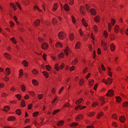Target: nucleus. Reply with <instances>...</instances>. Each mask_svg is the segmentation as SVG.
<instances>
[{
	"label": "nucleus",
	"mask_w": 128,
	"mask_h": 128,
	"mask_svg": "<svg viewBox=\"0 0 128 128\" xmlns=\"http://www.w3.org/2000/svg\"><path fill=\"white\" fill-rule=\"evenodd\" d=\"M78 32L79 33V34L80 35V36H83L84 35V33L82 31V29L81 28H80L79 31Z\"/></svg>",
	"instance_id": "54"
},
{
	"label": "nucleus",
	"mask_w": 128,
	"mask_h": 128,
	"mask_svg": "<svg viewBox=\"0 0 128 128\" xmlns=\"http://www.w3.org/2000/svg\"><path fill=\"white\" fill-rule=\"evenodd\" d=\"M43 96L44 94H38V98L39 100H41L43 98Z\"/></svg>",
	"instance_id": "49"
},
{
	"label": "nucleus",
	"mask_w": 128,
	"mask_h": 128,
	"mask_svg": "<svg viewBox=\"0 0 128 128\" xmlns=\"http://www.w3.org/2000/svg\"><path fill=\"white\" fill-rule=\"evenodd\" d=\"M10 5L11 7L13 8V10H16V7L14 3L12 2H10Z\"/></svg>",
	"instance_id": "15"
},
{
	"label": "nucleus",
	"mask_w": 128,
	"mask_h": 128,
	"mask_svg": "<svg viewBox=\"0 0 128 128\" xmlns=\"http://www.w3.org/2000/svg\"><path fill=\"white\" fill-rule=\"evenodd\" d=\"M52 23L54 25H55L57 24V20L55 18H54L52 20Z\"/></svg>",
	"instance_id": "36"
},
{
	"label": "nucleus",
	"mask_w": 128,
	"mask_h": 128,
	"mask_svg": "<svg viewBox=\"0 0 128 128\" xmlns=\"http://www.w3.org/2000/svg\"><path fill=\"white\" fill-rule=\"evenodd\" d=\"M66 33L64 32L61 31L59 32L58 34L59 38L60 40H63L66 37Z\"/></svg>",
	"instance_id": "1"
},
{
	"label": "nucleus",
	"mask_w": 128,
	"mask_h": 128,
	"mask_svg": "<svg viewBox=\"0 0 128 128\" xmlns=\"http://www.w3.org/2000/svg\"><path fill=\"white\" fill-rule=\"evenodd\" d=\"M41 48L44 50H46L48 48V45L46 42H44L42 44Z\"/></svg>",
	"instance_id": "4"
},
{
	"label": "nucleus",
	"mask_w": 128,
	"mask_h": 128,
	"mask_svg": "<svg viewBox=\"0 0 128 128\" xmlns=\"http://www.w3.org/2000/svg\"><path fill=\"white\" fill-rule=\"evenodd\" d=\"M10 109V106H5L3 109V110L6 112H7Z\"/></svg>",
	"instance_id": "34"
},
{
	"label": "nucleus",
	"mask_w": 128,
	"mask_h": 128,
	"mask_svg": "<svg viewBox=\"0 0 128 128\" xmlns=\"http://www.w3.org/2000/svg\"><path fill=\"white\" fill-rule=\"evenodd\" d=\"M64 122L63 120H60L58 121L57 124V126H61L64 124Z\"/></svg>",
	"instance_id": "18"
},
{
	"label": "nucleus",
	"mask_w": 128,
	"mask_h": 128,
	"mask_svg": "<svg viewBox=\"0 0 128 128\" xmlns=\"http://www.w3.org/2000/svg\"><path fill=\"white\" fill-rule=\"evenodd\" d=\"M23 70L22 69H20L19 71V74L18 78H22L23 76Z\"/></svg>",
	"instance_id": "26"
},
{
	"label": "nucleus",
	"mask_w": 128,
	"mask_h": 128,
	"mask_svg": "<svg viewBox=\"0 0 128 128\" xmlns=\"http://www.w3.org/2000/svg\"><path fill=\"white\" fill-rule=\"evenodd\" d=\"M110 48L111 51L112 52H114L116 49V46L113 43H112L110 45Z\"/></svg>",
	"instance_id": "13"
},
{
	"label": "nucleus",
	"mask_w": 128,
	"mask_h": 128,
	"mask_svg": "<svg viewBox=\"0 0 128 128\" xmlns=\"http://www.w3.org/2000/svg\"><path fill=\"white\" fill-rule=\"evenodd\" d=\"M84 79L82 78L81 79L79 82V84L80 85V86H82L84 84Z\"/></svg>",
	"instance_id": "44"
},
{
	"label": "nucleus",
	"mask_w": 128,
	"mask_h": 128,
	"mask_svg": "<svg viewBox=\"0 0 128 128\" xmlns=\"http://www.w3.org/2000/svg\"><path fill=\"white\" fill-rule=\"evenodd\" d=\"M40 21L39 19H37L34 21V25L36 26H38L40 24Z\"/></svg>",
	"instance_id": "17"
},
{
	"label": "nucleus",
	"mask_w": 128,
	"mask_h": 128,
	"mask_svg": "<svg viewBox=\"0 0 128 128\" xmlns=\"http://www.w3.org/2000/svg\"><path fill=\"white\" fill-rule=\"evenodd\" d=\"M103 34L104 37L105 38H107L108 36V34L106 30L104 31V32Z\"/></svg>",
	"instance_id": "48"
},
{
	"label": "nucleus",
	"mask_w": 128,
	"mask_h": 128,
	"mask_svg": "<svg viewBox=\"0 0 128 128\" xmlns=\"http://www.w3.org/2000/svg\"><path fill=\"white\" fill-rule=\"evenodd\" d=\"M80 42H78L76 44L75 48L76 49H79L80 48Z\"/></svg>",
	"instance_id": "29"
},
{
	"label": "nucleus",
	"mask_w": 128,
	"mask_h": 128,
	"mask_svg": "<svg viewBox=\"0 0 128 128\" xmlns=\"http://www.w3.org/2000/svg\"><path fill=\"white\" fill-rule=\"evenodd\" d=\"M23 4L25 5H28L29 4V2L28 0H24L23 1Z\"/></svg>",
	"instance_id": "45"
},
{
	"label": "nucleus",
	"mask_w": 128,
	"mask_h": 128,
	"mask_svg": "<svg viewBox=\"0 0 128 128\" xmlns=\"http://www.w3.org/2000/svg\"><path fill=\"white\" fill-rule=\"evenodd\" d=\"M78 62V60L77 58H76L74 60L72 61V64L73 65H76Z\"/></svg>",
	"instance_id": "38"
},
{
	"label": "nucleus",
	"mask_w": 128,
	"mask_h": 128,
	"mask_svg": "<svg viewBox=\"0 0 128 128\" xmlns=\"http://www.w3.org/2000/svg\"><path fill=\"white\" fill-rule=\"evenodd\" d=\"M20 88L21 89V90L23 92H24L26 90V86L24 84H22L20 86Z\"/></svg>",
	"instance_id": "35"
},
{
	"label": "nucleus",
	"mask_w": 128,
	"mask_h": 128,
	"mask_svg": "<svg viewBox=\"0 0 128 128\" xmlns=\"http://www.w3.org/2000/svg\"><path fill=\"white\" fill-rule=\"evenodd\" d=\"M55 46L57 48H62L63 45L62 43L60 42H58L55 44Z\"/></svg>",
	"instance_id": "10"
},
{
	"label": "nucleus",
	"mask_w": 128,
	"mask_h": 128,
	"mask_svg": "<svg viewBox=\"0 0 128 128\" xmlns=\"http://www.w3.org/2000/svg\"><path fill=\"white\" fill-rule=\"evenodd\" d=\"M4 55L8 59L10 60L11 59V56L9 53H6L4 54Z\"/></svg>",
	"instance_id": "19"
},
{
	"label": "nucleus",
	"mask_w": 128,
	"mask_h": 128,
	"mask_svg": "<svg viewBox=\"0 0 128 128\" xmlns=\"http://www.w3.org/2000/svg\"><path fill=\"white\" fill-rule=\"evenodd\" d=\"M84 6H81L80 8V13L82 15H84L85 13L84 12L83 10L84 9Z\"/></svg>",
	"instance_id": "25"
},
{
	"label": "nucleus",
	"mask_w": 128,
	"mask_h": 128,
	"mask_svg": "<svg viewBox=\"0 0 128 128\" xmlns=\"http://www.w3.org/2000/svg\"><path fill=\"white\" fill-rule=\"evenodd\" d=\"M78 124L77 122H74L70 124L69 126L70 127L76 126L78 125Z\"/></svg>",
	"instance_id": "39"
},
{
	"label": "nucleus",
	"mask_w": 128,
	"mask_h": 128,
	"mask_svg": "<svg viewBox=\"0 0 128 128\" xmlns=\"http://www.w3.org/2000/svg\"><path fill=\"white\" fill-rule=\"evenodd\" d=\"M16 118L13 116H10L8 117V121H14L15 120Z\"/></svg>",
	"instance_id": "24"
},
{
	"label": "nucleus",
	"mask_w": 128,
	"mask_h": 128,
	"mask_svg": "<svg viewBox=\"0 0 128 128\" xmlns=\"http://www.w3.org/2000/svg\"><path fill=\"white\" fill-rule=\"evenodd\" d=\"M64 86L60 88L58 92V94H60L62 92V91L64 89Z\"/></svg>",
	"instance_id": "61"
},
{
	"label": "nucleus",
	"mask_w": 128,
	"mask_h": 128,
	"mask_svg": "<svg viewBox=\"0 0 128 128\" xmlns=\"http://www.w3.org/2000/svg\"><path fill=\"white\" fill-rule=\"evenodd\" d=\"M94 81L93 80H88V85L90 86H92L94 84Z\"/></svg>",
	"instance_id": "21"
},
{
	"label": "nucleus",
	"mask_w": 128,
	"mask_h": 128,
	"mask_svg": "<svg viewBox=\"0 0 128 128\" xmlns=\"http://www.w3.org/2000/svg\"><path fill=\"white\" fill-rule=\"evenodd\" d=\"M42 73L46 78H48L49 76L48 74L46 72L44 71L42 72Z\"/></svg>",
	"instance_id": "37"
},
{
	"label": "nucleus",
	"mask_w": 128,
	"mask_h": 128,
	"mask_svg": "<svg viewBox=\"0 0 128 128\" xmlns=\"http://www.w3.org/2000/svg\"><path fill=\"white\" fill-rule=\"evenodd\" d=\"M86 7V10L88 11H89L90 10V6L88 5V4H86L85 5Z\"/></svg>",
	"instance_id": "64"
},
{
	"label": "nucleus",
	"mask_w": 128,
	"mask_h": 128,
	"mask_svg": "<svg viewBox=\"0 0 128 128\" xmlns=\"http://www.w3.org/2000/svg\"><path fill=\"white\" fill-rule=\"evenodd\" d=\"M84 118V115L81 114H80L77 116L75 118L76 121L78 122L81 121Z\"/></svg>",
	"instance_id": "2"
},
{
	"label": "nucleus",
	"mask_w": 128,
	"mask_h": 128,
	"mask_svg": "<svg viewBox=\"0 0 128 128\" xmlns=\"http://www.w3.org/2000/svg\"><path fill=\"white\" fill-rule=\"evenodd\" d=\"M95 114V112H89L87 113L86 115L88 117H91L94 116Z\"/></svg>",
	"instance_id": "11"
},
{
	"label": "nucleus",
	"mask_w": 128,
	"mask_h": 128,
	"mask_svg": "<svg viewBox=\"0 0 128 128\" xmlns=\"http://www.w3.org/2000/svg\"><path fill=\"white\" fill-rule=\"evenodd\" d=\"M108 30L109 32H110L112 28V26L110 22H109L108 24Z\"/></svg>",
	"instance_id": "57"
},
{
	"label": "nucleus",
	"mask_w": 128,
	"mask_h": 128,
	"mask_svg": "<svg viewBox=\"0 0 128 128\" xmlns=\"http://www.w3.org/2000/svg\"><path fill=\"white\" fill-rule=\"evenodd\" d=\"M70 38L71 40H73L74 38V34L72 33L70 34Z\"/></svg>",
	"instance_id": "51"
},
{
	"label": "nucleus",
	"mask_w": 128,
	"mask_h": 128,
	"mask_svg": "<svg viewBox=\"0 0 128 128\" xmlns=\"http://www.w3.org/2000/svg\"><path fill=\"white\" fill-rule=\"evenodd\" d=\"M94 20L97 22H99L100 20V17L99 16H96L94 18Z\"/></svg>",
	"instance_id": "22"
},
{
	"label": "nucleus",
	"mask_w": 128,
	"mask_h": 128,
	"mask_svg": "<svg viewBox=\"0 0 128 128\" xmlns=\"http://www.w3.org/2000/svg\"><path fill=\"white\" fill-rule=\"evenodd\" d=\"M22 63L25 67H27L28 66V62L25 60H24L23 62H22Z\"/></svg>",
	"instance_id": "53"
},
{
	"label": "nucleus",
	"mask_w": 128,
	"mask_h": 128,
	"mask_svg": "<svg viewBox=\"0 0 128 128\" xmlns=\"http://www.w3.org/2000/svg\"><path fill=\"white\" fill-rule=\"evenodd\" d=\"M64 55V53L63 52H62L58 54V57L60 59H61L63 58Z\"/></svg>",
	"instance_id": "30"
},
{
	"label": "nucleus",
	"mask_w": 128,
	"mask_h": 128,
	"mask_svg": "<svg viewBox=\"0 0 128 128\" xmlns=\"http://www.w3.org/2000/svg\"><path fill=\"white\" fill-rule=\"evenodd\" d=\"M15 96L18 98V100H20L21 98V96L20 94H18L16 95Z\"/></svg>",
	"instance_id": "56"
},
{
	"label": "nucleus",
	"mask_w": 128,
	"mask_h": 128,
	"mask_svg": "<svg viewBox=\"0 0 128 128\" xmlns=\"http://www.w3.org/2000/svg\"><path fill=\"white\" fill-rule=\"evenodd\" d=\"M15 112L16 113L18 116H20L21 114V110L20 109H17Z\"/></svg>",
	"instance_id": "31"
},
{
	"label": "nucleus",
	"mask_w": 128,
	"mask_h": 128,
	"mask_svg": "<svg viewBox=\"0 0 128 128\" xmlns=\"http://www.w3.org/2000/svg\"><path fill=\"white\" fill-rule=\"evenodd\" d=\"M83 100V99L82 98H80L76 101L75 104L76 105L79 104L81 103Z\"/></svg>",
	"instance_id": "16"
},
{
	"label": "nucleus",
	"mask_w": 128,
	"mask_h": 128,
	"mask_svg": "<svg viewBox=\"0 0 128 128\" xmlns=\"http://www.w3.org/2000/svg\"><path fill=\"white\" fill-rule=\"evenodd\" d=\"M90 12L91 14L93 16H95L96 15V11L94 8H91L90 10Z\"/></svg>",
	"instance_id": "20"
},
{
	"label": "nucleus",
	"mask_w": 128,
	"mask_h": 128,
	"mask_svg": "<svg viewBox=\"0 0 128 128\" xmlns=\"http://www.w3.org/2000/svg\"><path fill=\"white\" fill-rule=\"evenodd\" d=\"M32 82L33 85L34 86H38L39 85V82L36 80L32 79Z\"/></svg>",
	"instance_id": "7"
},
{
	"label": "nucleus",
	"mask_w": 128,
	"mask_h": 128,
	"mask_svg": "<svg viewBox=\"0 0 128 128\" xmlns=\"http://www.w3.org/2000/svg\"><path fill=\"white\" fill-rule=\"evenodd\" d=\"M64 8L65 10L68 11L70 10V8L68 4H65L64 6Z\"/></svg>",
	"instance_id": "23"
},
{
	"label": "nucleus",
	"mask_w": 128,
	"mask_h": 128,
	"mask_svg": "<svg viewBox=\"0 0 128 128\" xmlns=\"http://www.w3.org/2000/svg\"><path fill=\"white\" fill-rule=\"evenodd\" d=\"M112 117L113 118L116 120H117L118 118V116L116 114L112 115Z\"/></svg>",
	"instance_id": "47"
},
{
	"label": "nucleus",
	"mask_w": 128,
	"mask_h": 128,
	"mask_svg": "<svg viewBox=\"0 0 128 128\" xmlns=\"http://www.w3.org/2000/svg\"><path fill=\"white\" fill-rule=\"evenodd\" d=\"M116 102H120L121 101V98L120 96H116Z\"/></svg>",
	"instance_id": "41"
},
{
	"label": "nucleus",
	"mask_w": 128,
	"mask_h": 128,
	"mask_svg": "<svg viewBox=\"0 0 128 128\" xmlns=\"http://www.w3.org/2000/svg\"><path fill=\"white\" fill-rule=\"evenodd\" d=\"M28 92L31 95L33 96H35V94L34 92L33 91H29Z\"/></svg>",
	"instance_id": "58"
},
{
	"label": "nucleus",
	"mask_w": 128,
	"mask_h": 128,
	"mask_svg": "<svg viewBox=\"0 0 128 128\" xmlns=\"http://www.w3.org/2000/svg\"><path fill=\"white\" fill-rule=\"evenodd\" d=\"M123 106L124 107H128V102H124L122 104Z\"/></svg>",
	"instance_id": "50"
},
{
	"label": "nucleus",
	"mask_w": 128,
	"mask_h": 128,
	"mask_svg": "<svg viewBox=\"0 0 128 128\" xmlns=\"http://www.w3.org/2000/svg\"><path fill=\"white\" fill-rule=\"evenodd\" d=\"M8 96V94L5 93H3L1 94V97L2 98L6 97Z\"/></svg>",
	"instance_id": "60"
},
{
	"label": "nucleus",
	"mask_w": 128,
	"mask_h": 128,
	"mask_svg": "<svg viewBox=\"0 0 128 128\" xmlns=\"http://www.w3.org/2000/svg\"><path fill=\"white\" fill-rule=\"evenodd\" d=\"M38 41L40 42H42L44 41V39L40 37H38Z\"/></svg>",
	"instance_id": "52"
},
{
	"label": "nucleus",
	"mask_w": 128,
	"mask_h": 128,
	"mask_svg": "<svg viewBox=\"0 0 128 128\" xmlns=\"http://www.w3.org/2000/svg\"><path fill=\"white\" fill-rule=\"evenodd\" d=\"M32 72L34 76H36L38 74V72L36 69H34L32 70Z\"/></svg>",
	"instance_id": "28"
},
{
	"label": "nucleus",
	"mask_w": 128,
	"mask_h": 128,
	"mask_svg": "<svg viewBox=\"0 0 128 128\" xmlns=\"http://www.w3.org/2000/svg\"><path fill=\"white\" fill-rule=\"evenodd\" d=\"M103 113L102 112H100L97 115V118L98 119H100V117H102L103 116Z\"/></svg>",
	"instance_id": "33"
},
{
	"label": "nucleus",
	"mask_w": 128,
	"mask_h": 128,
	"mask_svg": "<svg viewBox=\"0 0 128 128\" xmlns=\"http://www.w3.org/2000/svg\"><path fill=\"white\" fill-rule=\"evenodd\" d=\"M119 120L121 122L124 123L126 121V118L124 116L122 115L119 117Z\"/></svg>",
	"instance_id": "8"
},
{
	"label": "nucleus",
	"mask_w": 128,
	"mask_h": 128,
	"mask_svg": "<svg viewBox=\"0 0 128 128\" xmlns=\"http://www.w3.org/2000/svg\"><path fill=\"white\" fill-rule=\"evenodd\" d=\"M114 32L116 33H117L118 32L119 30V27L118 25H116L114 27Z\"/></svg>",
	"instance_id": "32"
},
{
	"label": "nucleus",
	"mask_w": 128,
	"mask_h": 128,
	"mask_svg": "<svg viewBox=\"0 0 128 128\" xmlns=\"http://www.w3.org/2000/svg\"><path fill=\"white\" fill-rule=\"evenodd\" d=\"M101 44L102 46L103 47V48L105 50H107V44L105 42L104 40H102L101 42Z\"/></svg>",
	"instance_id": "3"
},
{
	"label": "nucleus",
	"mask_w": 128,
	"mask_h": 128,
	"mask_svg": "<svg viewBox=\"0 0 128 128\" xmlns=\"http://www.w3.org/2000/svg\"><path fill=\"white\" fill-rule=\"evenodd\" d=\"M70 51V48L68 46L66 47L64 50V52L66 56H68V52Z\"/></svg>",
	"instance_id": "9"
},
{
	"label": "nucleus",
	"mask_w": 128,
	"mask_h": 128,
	"mask_svg": "<svg viewBox=\"0 0 128 128\" xmlns=\"http://www.w3.org/2000/svg\"><path fill=\"white\" fill-rule=\"evenodd\" d=\"M58 6V3H56L53 5L52 10L53 12L56 11L57 9Z\"/></svg>",
	"instance_id": "6"
},
{
	"label": "nucleus",
	"mask_w": 128,
	"mask_h": 128,
	"mask_svg": "<svg viewBox=\"0 0 128 128\" xmlns=\"http://www.w3.org/2000/svg\"><path fill=\"white\" fill-rule=\"evenodd\" d=\"M10 40L14 44H16L17 43V42L15 38L14 37H13L12 38H10Z\"/></svg>",
	"instance_id": "42"
},
{
	"label": "nucleus",
	"mask_w": 128,
	"mask_h": 128,
	"mask_svg": "<svg viewBox=\"0 0 128 128\" xmlns=\"http://www.w3.org/2000/svg\"><path fill=\"white\" fill-rule=\"evenodd\" d=\"M107 82L108 84H111L112 82V80L111 78H109L107 79Z\"/></svg>",
	"instance_id": "46"
},
{
	"label": "nucleus",
	"mask_w": 128,
	"mask_h": 128,
	"mask_svg": "<svg viewBox=\"0 0 128 128\" xmlns=\"http://www.w3.org/2000/svg\"><path fill=\"white\" fill-rule=\"evenodd\" d=\"M94 32H97L98 30V28L96 25H94Z\"/></svg>",
	"instance_id": "59"
},
{
	"label": "nucleus",
	"mask_w": 128,
	"mask_h": 128,
	"mask_svg": "<svg viewBox=\"0 0 128 128\" xmlns=\"http://www.w3.org/2000/svg\"><path fill=\"white\" fill-rule=\"evenodd\" d=\"M114 95V92L113 90H108L106 95L107 96H111Z\"/></svg>",
	"instance_id": "5"
},
{
	"label": "nucleus",
	"mask_w": 128,
	"mask_h": 128,
	"mask_svg": "<svg viewBox=\"0 0 128 128\" xmlns=\"http://www.w3.org/2000/svg\"><path fill=\"white\" fill-rule=\"evenodd\" d=\"M54 68L57 71H59V66L58 64H55Z\"/></svg>",
	"instance_id": "43"
},
{
	"label": "nucleus",
	"mask_w": 128,
	"mask_h": 128,
	"mask_svg": "<svg viewBox=\"0 0 128 128\" xmlns=\"http://www.w3.org/2000/svg\"><path fill=\"white\" fill-rule=\"evenodd\" d=\"M3 79L5 81L8 82L9 80V78L8 76H6L3 78Z\"/></svg>",
	"instance_id": "62"
},
{
	"label": "nucleus",
	"mask_w": 128,
	"mask_h": 128,
	"mask_svg": "<svg viewBox=\"0 0 128 128\" xmlns=\"http://www.w3.org/2000/svg\"><path fill=\"white\" fill-rule=\"evenodd\" d=\"M10 73V69L9 68H6L5 74L6 76H9Z\"/></svg>",
	"instance_id": "12"
},
{
	"label": "nucleus",
	"mask_w": 128,
	"mask_h": 128,
	"mask_svg": "<svg viewBox=\"0 0 128 128\" xmlns=\"http://www.w3.org/2000/svg\"><path fill=\"white\" fill-rule=\"evenodd\" d=\"M99 100L100 101V103L101 104V105H102L104 104L105 102L104 100V98L102 97H100L99 98Z\"/></svg>",
	"instance_id": "27"
},
{
	"label": "nucleus",
	"mask_w": 128,
	"mask_h": 128,
	"mask_svg": "<svg viewBox=\"0 0 128 128\" xmlns=\"http://www.w3.org/2000/svg\"><path fill=\"white\" fill-rule=\"evenodd\" d=\"M60 110L59 109L56 110L53 112L52 113V114L53 115L55 114L56 113L59 112L60 111Z\"/></svg>",
	"instance_id": "63"
},
{
	"label": "nucleus",
	"mask_w": 128,
	"mask_h": 128,
	"mask_svg": "<svg viewBox=\"0 0 128 128\" xmlns=\"http://www.w3.org/2000/svg\"><path fill=\"white\" fill-rule=\"evenodd\" d=\"M46 70L48 71H50V69H51V67L49 65H46Z\"/></svg>",
	"instance_id": "55"
},
{
	"label": "nucleus",
	"mask_w": 128,
	"mask_h": 128,
	"mask_svg": "<svg viewBox=\"0 0 128 128\" xmlns=\"http://www.w3.org/2000/svg\"><path fill=\"white\" fill-rule=\"evenodd\" d=\"M81 21L82 24L86 27H87L88 24L86 22V20L84 18L82 19Z\"/></svg>",
	"instance_id": "14"
},
{
	"label": "nucleus",
	"mask_w": 128,
	"mask_h": 128,
	"mask_svg": "<svg viewBox=\"0 0 128 128\" xmlns=\"http://www.w3.org/2000/svg\"><path fill=\"white\" fill-rule=\"evenodd\" d=\"M21 106L22 107H24L26 106V103L24 100H22L21 101Z\"/></svg>",
	"instance_id": "40"
}]
</instances>
